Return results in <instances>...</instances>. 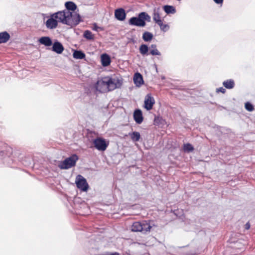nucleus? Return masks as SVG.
I'll list each match as a JSON object with an SVG mask.
<instances>
[{
	"mask_svg": "<svg viewBox=\"0 0 255 255\" xmlns=\"http://www.w3.org/2000/svg\"><path fill=\"white\" fill-rule=\"evenodd\" d=\"M215 3L219 4H222L223 0H213Z\"/></svg>",
	"mask_w": 255,
	"mask_h": 255,
	"instance_id": "obj_33",
	"label": "nucleus"
},
{
	"mask_svg": "<svg viewBox=\"0 0 255 255\" xmlns=\"http://www.w3.org/2000/svg\"><path fill=\"white\" fill-rule=\"evenodd\" d=\"M115 16L119 20H124L126 17L125 10L122 8L116 9L115 11Z\"/></svg>",
	"mask_w": 255,
	"mask_h": 255,
	"instance_id": "obj_10",
	"label": "nucleus"
},
{
	"mask_svg": "<svg viewBox=\"0 0 255 255\" xmlns=\"http://www.w3.org/2000/svg\"><path fill=\"white\" fill-rule=\"evenodd\" d=\"M68 15L70 14L65 11H58L51 14L45 22L46 27L50 29H55L58 26V22L71 26L75 21L69 19Z\"/></svg>",
	"mask_w": 255,
	"mask_h": 255,
	"instance_id": "obj_1",
	"label": "nucleus"
},
{
	"mask_svg": "<svg viewBox=\"0 0 255 255\" xmlns=\"http://www.w3.org/2000/svg\"><path fill=\"white\" fill-rule=\"evenodd\" d=\"M145 21H150V16L145 12L139 13L137 17H132L128 20L130 25L139 27H144L146 25Z\"/></svg>",
	"mask_w": 255,
	"mask_h": 255,
	"instance_id": "obj_3",
	"label": "nucleus"
},
{
	"mask_svg": "<svg viewBox=\"0 0 255 255\" xmlns=\"http://www.w3.org/2000/svg\"><path fill=\"white\" fill-rule=\"evenodd\" d=\"M134 112H141L140 110L139 109H135Z\"/></svg>",
	"mask_w": 255,
	"mask_h": 255,
	"instance_id": "obj_36",
	"label": "nucleus"
},
{
	"mask_svg": "<svg viewBox=\"0 0 255 255\" xmlns=\"http://www.w3.org/2000/svg\"><path fill=\"white\" fill-rule=\"evenodd\" d=\"M52 50L58 54H61L64 50V47L60 42H55L53 43Z\"/></svg>",
	"mask_w": 255,
	"mask_h": 255,
	"instance_id": "obj_12",
	"label": "nucleus"
},
{
	"mask_svg": "<svg viewBox=\"0 0 255 255\" xmlns=\"http://www.w3.org/2000/svg\"><path fill=\"white\" fill-rule=\"evenodd\" d=\"M94 146L100 151H105L107 148L109 142H107L103 138L98 137L93 141Z\"/></svg>",
	"mask_w": 255,
	"mask_h": 255,
	"instance_id": "obj_8",
	"label": "nucleus"
},
{
	"mask_svg": "<svg viewBox=\"0 0 255 255\" xmlns=\"http://www.w3.org/2000/svg\"><path fill=\"white\" fill-rule=\"evenodd\" d=\"M224 86L227 89H232L235 86L234 81L232 79L227 80L223 83Z\"/></svg>",
	"mask_w": 255,
	"mask_h": 255,
	"instance_id": "obj_20",
	"label": "nucleus"
},
{
	"mask_svg": "<svg viewBox=\"0 0 255 255\" xmlns=\"http://www.w3.org/2000/svg\"><path fill=\"white\" fill-rule=\"evenodd\" d=\"M78 159V156L74 154L61 162L58 167L61 169L70 168L75 165L76 162Z\"/></svg>",
	"mask_w": 255,
	"mask_h": 255,
	"instance_id": "obj_5",
	"label": "nucleus"
},
{
	"mask_svg": "<svg viewBox=\"0 0 255 255\" xmlns=\"http://www.w3.org/2000/svg\"><path fill=\"white\" fill-rule=\"evenodd\" d=\"M75 183L77 188L82 191H87L89 188V185L86 179L81 175L77 176Z\"/></svg>",
	"mask_w": 255,
	"mask_h": 255,
	"instance_id": "obj_7",
	"label": "nucleus"
},
{
	"mask_svg": "<svg viewBox=\"0 0 255 255\" xmlns=\"http://www.w3.org/2000/svg\"><path fill=\"white\" fill-rule=\"evenodd\" d=\"M95 88L97 91L101 93L108 92L107 76L97 81L95 84Z\"/></svg>",
	"mask_w": 255,
	"mask_h": 255,
	"instance_id": "obj_6",
	"label": "nucleus"
},
{
	"mask_svg": "<svg viewBox=\"0 0 255 255\" xmlns=\"http://www.w3.org/2000/svg\"><path fill=\"white\" fill-rule=\"evenodd\" d=\"M245 228L246 230H249L250 228V224L249 222L246 223V224L245 225Z\"/></svg>",
	"mask_w": 255,
	"mask_h": 255,
	"instance_id": "obj_34",
	"label": "nucleus"
},
{
	"mask_svg": "<svg viewBox=\"0 0 255 255\" xmlns=\"http://www.w3.org/2000/svg\"><path fill=\"white\" fill-rule=\"evenodd\" d=\"M153 20L157 24H158L162 21H164V20L161 18L158 10H154L153 13Z\"/></svg>",
	"mask_w": 255,
	"mask_h": 255,
	"instance_id": "obj_17",
	"label": "nucleus"
},
{
	"mask_svg": "<svg viewBox=\"0 0 255 255\" xmlns=\"http://www.w3.org/2000/svg\"><path fill=\"white\" fill-rule=\"evenodd\" d=\"M131 139L133 141H137L139 140L140 137V133L137 131H134L129 134Z\"/></svg>",
	"mask_w": 255,
	"mask_h": 255,
	"instance_id": "obj_27",
	"label": "nucleus"
},
{
	"mask_svg": "<svg viewBox=\"0 0 255 255\" xmlns=\"http://www.w3.org/2000/svg\"><path fill=\"white\" fill-rule=\"evenodd\" d=\"M133 117L135 122L138 124H140L143 120L142 113H133Z\"/></svg>",
	"mask_w": 255,
	"mask_h": 255,
	"instance_id": "obj_18",
	"label": "nucleus"
},
{
	"mask_svg": "<svg viewBox=\"0 0 255 255\" xmlns=\"http://www.w3.org/2000/svg\"><path fill=\"white\" fill-rule=\"evenodd\" d=\"M101 62L102 65L106 67L109 66L111 62V60L110 58V57L107 54H103L101 55Z\"/></svg>",
	"mask_w": 255,
	"mask_h": 255,
	"instance_id": "obj_13",
	"label": "nucleus"
},
{
	"mask_svg": "<svg viewBox=\"0 0 255 255\" xmlns=\"http://www.w3.org/2000/svg\"><path fill=\"white\" fill-rule=\"evenodd\" d=\"M184 150L187 152H192L194 150L193 146L190 143H186L184 144Z\"/></svg>",
	"mask_w": 255,
	"mask_h": 255,
	"instance_id": "obj_30",
	"label": "nucleus"
},
{
	"mask_svg": "<svg viewBox=\"0 0 255 255\" xmlns=\"http://www.w3.org/2000/svg\"><path fill=\"white\" fill-rule=\"evenodd\" d=\"M66 9L62 10V11H65L69 14L70 15H68V18L71 20H74V24H72L71 27L75 26L78 24L81 21V17L80 15L75 11L77 8V6L72 1L66 2L65 4Z\"/></svg>",
	"mask_w": 255,
	"mask_h": 255,
	"instance_id": "obj_2",
	"label": "nucleus"
},
{
	"mask_svg": "<svg viewBox=\"0 0 255 255\" xmlns=\"http://www.w3.org/2000/svg\"><path fill=\"white\" fill-rule=\"evenodd\" d=\"M226 91V89L223 88V87H220L219 88L217 89V90H216V92L217 93L221 92L223 94L225 93Z\"/></svg>",
	"mask_w": 255,
	"mask_h": 255,
	"instance_id": "obj_32",
	"label": "nucleus"
},
{
	"mask_svg": "<svg viewBox=\"0 0 255 255\" xmlns=\"http://www.w3.org/2000/svg\"><path fill=\"white\" fill-rule=\"evenodd\" d=\"M163 9L167 14L175 13L176 12L175 8L172 5H166L163 6Z\"/></svg>",
	"mask_w": 255,
	"mask_h": 255,
	"instance_id": "obj_22",
	"label": "nucleus"
},
{
	"mask_svg": "<svg viewBox=\"0 0 255 255\" xmlns=\"http://www.w3.org/2000/svg\"><path fill=\"white\" fill-rule=\"evenodd\" d=\"M149 54H151L153 56L161 55L160 52L158 50L157 45L156 44H151L149 47Z\"/></svg>",
	"mask_w": 255,
	"mask_h": 255,
	"instance_id": "obj_14",
	"label": "nucleus"
},
{
	"mask_svg": "<svg viewBox=\"0 0 255 255\" xmlns=\"http://www.w3.org/2000/svg\"><path fill=\"white\" fill-rule=\"evenodd\" d=\"M245 108L248 111H252L254 109L253 105L249 102H247L245 104Z\"/></svg>",
	"mask_w": 255,
	"mask_h": 255,
	"instance_id": "obj_31",
	"label": "nucleus"
},
{
	"mask_svg": "<svg viewBox=\"0 0 255 255\" xmlns=\"http://www.w3.org/2000/svg\"><path fill=\"white\" fill-rule=\"evenodd\" d=\"M140 53L142 55H148L149 47L146 44H141L139 48Z\"/></svg>",
	"mask_w": 255,
	"mask_h": 255,
	"instance_id": "obj_24",
	"label": "nucleus"
},
{
	"mask_svg": "<svg viewBox=\"0 0 255 255\" xmlns=\"http://www.w3.org/2000/svg\"><path fill=\"white\" fill-rule=\"evenodd\" d=\"M10 37L9 34L6 31L0 32V44L7 42Z\"/></svg>",
	"mask_w": 255,
	"mask_h": 255,
	"instance_id": "obj_15",
	"label": "nucleus"
},
{
	"mask_svg": "<svg viewBox=\"0 0 255 255\" xmlns=\"http://www.w3.org/2000/svg\"><path fill=\"white\" fill-rule=\"evenodd\" d=\"M166 124L165 121L161 117L155 116L154 118V124L156 126L162 127Z\"/></svg>",
	"mask_w": 255,
	"mask_h": 255,
	"instance_id": "obj_19",
	"label": "nucleus"
},
{
	"mask_svg": "<svg viewBox=\"0 0 255 255\" xmlns=\"http://www.w3.org/2000/svg\"><path fill=\"white\" fill-rule=\"evenodd\" d=\"M157 25L160 27V30L163 32L167 31L170 28V26L168 24L163 23V21Z\"/></svg>",
	"mask_w": 255,
	"mask_h": 255,
	"instance_id": "obj_29",
	"label": "nucleus"
},
{
	"mask_svg": "<svg viewBox=\"0 0 255 255\" xmlns=\"http://www.w3.org/2000/svg\"><path fill=\"white\" fill-rule=\"evenodd\" d=\"M141 226L142 228L141 232L143 233L149 232L152 228V226L146 222L141 223Z\"/></svg>",
	"mask_w": 255,
	"mask_h": 255,
	"instance_id": "obj_25",
	"label": "nucleus"
},
{
	"mask_svg": "<svg viewBox=\"0 0 255 255\" xmlns=\"http://www.w3.org/2000/svg\"><path fill=\"white\" fill-rule=\"evenodd\" d=\"M133 81L137 86H140L143 83L142 76L139 73H136L133 76Z\"/></svg>",
	"mask_w": 255,
	"mask_h": 255,
	"instance_id": "obj_11",
	"label": "nucleus"
},
{
	"mask_svg": "<svg viewBox=\"0 0 255 255\" xmlns=\"http://www.w3.org/2000/svg\"><path fill=\"white\" fill-rule=\"evenodd\" d=\"M83 36L84 38L88 40H94V35L92 34V32L90 30H87L85 31Z\"/></svg>",
	"mask_w": 255,
	"mask_h": 255,
	"instance_id": "obj_28",
	"label": "nucleus"
},
{
	"mask_svg": "<svg viewBox=\"0 0 255 255\" xmlns=\"http://www.w3.org/2000/svg\"><path fill=\"white\" fill-rule=\"evenodd\" d=\"M73 57L75 59H82L85 57V54L81 51L76 50L73 53Z\"/></svg>",
	"mask_w": 255,
	"mask_h": 255,
	"instance_id": "obj_26",
	"label": "nucleus"
},
{
	"mask_svg": "<svg viewBox=\"0 0 255 255\" xmlns=\"http://www.w3.org/2000/svg\"><path fill=\"white\" fill-rule=\"evenodd\" d=\"M38 41L39 43L46 46H51L52 44L51 39L48 36L41 37L39 39Z\"/></svg>",
	"mask_w": 255,
	"mask_h": 255,
	"instance_id": "obj_16",
	"label": "nucleus"
},
{
	"mask_svg": "<svg viewBox=\"0 0 255 255\" xmlns=\"http://www.w3.org/2000/svg\"><path fill=\"white\" fill-rule=\"evenodd\" d=\"M154 104V100L150 95H147L144 101V107L147 110H150L152 109L153 105Z\"/></svg>",
	"mask_w": 255,
	"mask_h": 255,
	"instance_id": "obj_9",
	"label": "nucleus"
},
{
	"mask_svg": "<svg viewBox=\"0 0 255 255\" xmlns=\"http://www.w3.org/2000/svg\"><path fill=\"white\" fill-rule=\"evenodd\" d=\"M141 223L135 222L131 226V231L133 232H141L142 231Z\"/></svg>",
	"mask_w": 255,
	"mask_h": 255,
	"instance_id": "obj_21",
	"label": "nucleus"
},
{
	"mask_svg": "<svg viewBox=\"0 0 255 255\" xmlns=\"http://www.w3.org/2000/svg\"><path fill=\"white\" fill-rule=\"evenodd\" d=\"M99 27L97 25V24L96 23H95L94 24V27L93 28V29L94 30H96L97 31L98 30V29L99 28Z\"/></svg>",
	"mask_w": 255,
	"mask_h": 255,
	"instance_id": "obj_35",
	"label": "nucleus"
},
{
	"mask_svg": "<svg viewBox=\"0 0 255 255\" xmlns=\"http://www.w3.org/2000/svg\"><path fill=\"white\" fill-rule=\"evenodd\" d=\"M108 92L120 88L123 84V80L117 77L107 76Z\"/></svg>",
	"mask_w": 255,
	"mask_h": 255,
	"instance_id": "obj_4",
	"label": "nucleus"
},
{
	"mask_svg": "<svg viewBox=\"0 0 255 255\" xmlns=\"http://www.w3.org/2000/svg\"><path fill=\"white\" fill-rule=\"evenodd\" d=\"M153 37V34L148 31H145L142 34V39L145 42L150 41Z\"/></svg>",
	"mask_w": 255,
	"mask_h": 255,
	"instance_id": "obj_23",
	"label": "nucleus"
}]
</instances>
